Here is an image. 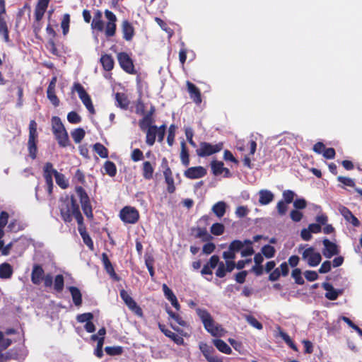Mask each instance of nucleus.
<instances>
[{
  "mask_svg": "<svg viewBox=\"0 0 362 362\" xmlns=\"http://www.w3.org/2000/svg\"><path fill=\"white\" fill-rule=\"evenodd\" d=\"M59 207L62 218L65 222H70L74 217L79 226L82 225L83 218L73 197L61 199Z\"/></svg>",
  "mask_w": 362,
  "mask_h": 362,
  "instance_id": "nucleus-1",
  "label": "nucleus"
},
{
  "mask_svg": "<svg viewBox=\"0 0 362 362\" xmlns=\"http://www.w3.org/2000/svg\"><path fill=\"white\" fill-rule=\"evenodd\" d=\"M105 16L107 20L105 28H104V23L102 19H93L91 23V28L93 30H97L98 31L100 32L105 30V33L107 37L114 36L116 31L117 17L112 11L109 10L105 11Z\"/></svg>",
  "mask_w": 362,
  "mask_h": 362,
  "instance_id": "nucleus-2",
  "label": "nucleus"
},
{
  "mask_svg": "<svg viewBox=\"0 0 362 362\" xmlns=\"http://www.w3.org/2000/svg\"><path fill=\"white\" fill-rule=\"evenodd\" d=\"M197 313L201 319L204 328L214 337H222L225 334V330L221 325L217 324L214 320L211 314L205 309H197Z\"/></svg>",
  "mask_w": 362,
  "mask_h": 362,
  "instance_id": "nucleus-3",
  "label": "nucleus"
},
{
  "mask_svg": "<svg viewBox=\"0 0 362 362\" xmlns=\"http://www.w3.org/2000/svg\"><path fill=\"white\" fill-rule=\"evenodd\" d=\"M52 129L59 146L66 147L69 144L68 133L58 117L52 118Z\"/></svg>",
  "mask_w": 362,
  "mask_h": 362,
  "instance_id": "nucleus-4",
  "label": "nucleus"
},
{
  "mask_svg": "<svg viewBox=\"0 0 362 362\" xmlns=\"http://www.w3.org/2000/svg\"><path fill=\"white\" fill-rule=\"evenodd\" d=\"M165 132V125H161L159 127L156 126L149 127L146 131V144L148 146H153L156 138H158L159 142H162L164 139Z\"/></svg>",
  "mask_w": 362,
  "mask_h": 362,
  "instance_id": "nucleus-5",
  "label": "nucleus"
},
{
  "mask_svg": "<svg viewBox=\"0 0 362 362\" xmlns=\"http://www.w3.org/2000/svg\"><path fill=\"white\" fill-rule=\"evenodd\" d=\"M119 218L124 223L134 224L139 218V214L136 208L127 206L121 209Z\"/></svg>",
  "mask_w": 362,
  "mask_h": 362,
  "instance_id": "nucleus-6",
  "label": "nucleus"
},
{
  "mask_svg": "<svg viewBox=\"0 0 362 362\" xmlns=\"http://www.w3.org/2000/svg\"><path fill=\"white\" fill-rule=\"evenodd\" d=\"M76 192L79 197L80 202L81 204L82 210L84 214L88 218H93L92 207L90 204L89 197L86 192L85 189L82 187H76Z\"/></svg>",
  "mask_w": 362,
  "mask_h": 362,
  "instance_id": "nucleus-7",
  "label": "nucleus"
},
{
  "mask_svg": "<svg viewBox=\"0 0 362 362\" xmlns=\"http://www.w3.org/2000/svg\"><path fill=\"white\" fill-rule=\"evenodd\" d=\"M302 259L306 261L309 266L316 267L320 263L322 257L320 252H316L313 247H310L302 252Z\"/></svg>",
  "mask_w": 362,
  "mask_h": 362,
  "instance_id": "nucleus-8",
  "label": "nucleus"
},
{
  "mask_svg": "<svg viewBox=\"0 0 362 362\" xmlns=\"http://www.w3.org/2000/svg\"><path fill=\"white\" fill-rule=\"evenodd\" d=\"M222 148L223 144L221 143L213 145L209 143L202 142L200 144V147L197 150V154L199 157H206L219 152Z\"/></svg>",
  "mask_w": 362,
  "mask_h": 362,
  "instance_id": "nucleus-9",
  "label": "nucleus"
},
{
  "mask_svg": "<svg viewBox=\"0 0 362 362\" xmlns=\"http://www.w3.org/2000/svg\"><path fill=\"white\" fill-rule=\"evenodd\" d=\"M324 248L322 250V254L326 258H331L332 256L338 255L339 250L338 249V246L329 240L327 238H325L322 241Z\"/></svg>",
  "mask_w": 362,
  "mask_h": 362,
  "instance_id": "nucleus-10",
  "label": "nucleus"
},
{
  "mask_svg": "<svg viewBox=\"0 0 362 362\" xmlns=\"http://www.w3.org/2000/svg\"><path fill=\"white\" fill-rule=\"evenodd\" d=\"M117 59L121 67L128 73H132L134 70L133 63L127 53L120 52L117 54Z\"/></svg>",
  "mask_w": 362,
  "mask_h": 362,
  "instance_id": "nucleus-11",
  "label": "nucleus"
},
{
  "mask_svg": "<svg viewBox=\"0 0 362 362\" xmlns=\"http://www.w3.org/2000/svg\"><path fill=\"white\" fill-rule=\"evenodd\" d=\"M206 174V170L202 166L191 167L185 171L184 175L189 179L203 177Z\"/></svg>",
  "mask_w": 362,
  "mask_h": 362,
  "instance_id": "nucleus-12",
  "label": "nucleus"
},
{
  "mask_svg": "<svg viewBox=\"0 0 362 362\" xmlns=\"http://www.w3.org/2000/svg\"><path fill=\"white\" fill-rule=\"evenodd\" d=\"M120 296L122 300L124 301L128 308L134 311L136 314L141 315V310L137 306L136 302L133 300V298L127 293L124 290H122L120 291Z\"/></svg>",
  "mask_w": 362,
  "mask_h": 362,
  "instance_id": "nucleus-13",
  "label": "nucleus"
},
{
  "mask_svg": "<svg viewBox=\"0 0 362 362\" xmlns=\"http://www.w3.org/2000/svg\"><path fill=\"white\" fill-rule=\"evenodd\" d=\"M186 85L190 98L197 105H199L202 103V96L199 89L189 81L186 82Z\"/></svg>",
  "mask_w": 362,
  "mask_h": 362,
  "instance_id": "nucleus-14",
  "label": "nucleus"
},
{
  "mask_svg": "<svg viewBox=\"0 0 362 362\" xmlns=\"http://www.w3.org/2000/svg\"><path fill=\"white\" fill-rule=\"evenodd\" d=\"M322 286L327 291L325 297L330 300H336L342 293L341 290L335 289L332 285L327 282L323 283Z\"/></svg>",
  "mask_w": 362,
  "mask_h": 362,
  "instance_id": "nucleus-15",
  "label": "nucleus"
},
{
  "mask_svg": "<svg viewBox=\"0 0 362 362\" xmlns=\"http://www.w3.org/2000/svg\"><path fill=\"white\" fill-rule=\"evenodd\" d=\"M163 291L165 297L170 302L171 305L177 310H179L180 309V305L177 301V299L173 292V291L168 287L166 284H163L162 286Z\"/></svg>",
  "mask_w": 362,
  "mask_h": 362,
  "instance_id": "nucleus-16",
  "label": "nucleus"
},
{
  "mask_svg": "<svg viewBox=\"0 0 362 362\" xmlns=\"http://www.w3.org/2000/svg\"><path fill=\"white\" fill-rule=\"evenodd\" d=\"M44 270L40 265L35 264L31 274V281L34 284L38 285L43 279Z\"/></svg>",
  "mask_w": 362,
  "mask_h": 362,
  "instance_id": "nucleus-17",
  "label": "nucleus"
},
{
  "mask_svg": "<svg viewBox=\"0 0 362 362\" xmlns=\"http://www.w3.org/2000/svg\"><path fill=\"white\" fill-rule=\"evenodd\" d=\"M339 211L346 221L351 223L354 226H359L360 221L349 209L343 206L340 208Z\"/></svg>",
  "mask_w": 362,
  "mask_h": 362,
  "instance_id": "nucleus-18",
  "label": "nucleus"
},
{
  "mask_svg": "<svg viewBox=\"0 0 362 362\" xmlns=\"http://www.w3.org/2000/svg\"><path fill=\"white\" fill-rule=\"evenodd\" d=\"M211 167L212 172L215 175H219L223 173H225V177L230 176L229 170L223 167V163L221 161L213 160L211 163Z\"/></svg>",
  "mask_w": 362,
  "mask_h": 362,
  "instance_id": "nucleus-19",
  "label": "nucleus"
},
{
  "mask_svg": "<svg viewBox=\"0 0 362 362\" xmlns=\"http://www.w3.org/2000/svg\"><path fill=\"white\" fill-rule=\"evenodd\" d=\"M158 327L166 337L171 339L177 345L183 344L184 339L182 337L176 334L175 333L173 332L172 331L168 329H165V326L161 324H158Z\"/></svg>",
  "mask_w": 362,
  "mask_h": 362,
  "instance_id": "nucleus-20",
  "label": "nucleus"
},
{
  "mask_svg": "<svg viewBox=\"0 0 362 362\" xmlns=\"http://www.w3.org/2000/svg\"><path fill=\"white\" fill-rule=\"evenodd\" d=\"M274 197V194L268 189H261L259 191V202L261 205H267L271 203Z\"/></svg>",
  "mask_w": 362,
  "mask_h": 362,
  "instance_id": "nucleus-21",
  "label": "nucleus"
},
{
  "mask_svg": "<svg viewBox=\"0 0 362 362\" xmlns=\"http://www.w3.org/2000/svg\"><path fill=\"white\" fill-rule=\"evenodd\" d=\"M49 0H40L36 6L35 16L37 21L42 19L49 4Z\"/></svg>",
  "mask_w": 362,
  "mask_h": 362,
  "instance_id": "nucleus-22",
  "label": "nucleus"
},
{
  "mask_svg": "<svg viewBox=\"0 0 362 362\" xmlns=\"http://www.w3.org/2000/svg\"><path fill=\"white\" fill-rule=\"evenodd\" d=\"M122 28L123 37L127 41L131 40L134 35L132 25L127 21H123Z\"/></svg>",
  "mask_w": 362,
  "mask_h": 362,
  "instance_id": "nucleus-23",
  "label": "nucleus"
},
{
  "mask_svg": "<svg viewBox=\"0 0 362 362\" xmlns=\"http://www.w3.org/2000/svg\"><path fill=\"white\" fill-rule=\"evenodd\" d=\"M226 203L223 201H220L213 205L211 211L218 218H221L226 214Z\"/></svg>",
  "mask_w": 362,
  "mask_h": 362,
  "instance_id": "nucleus-24",
  "label": "nucleus"
},
{
  "mask_svg": "<svg viewBox=\"0 0 362 362\" xmlns=\"http://www.w3.org/2000/svg\"><path fill=\"white\" fill-rule=\"evenodd\" d=\"M115 100L116 106L122 110H127L130 103L127 96L121 93H117L115 94Z\"/></svg>",
  "mask_w": 362,
  "mask_h": 362,
  "instance_id": "nucleus-25",
  "label": "nucleus"
},
{
  "mask_svg": "<svg viewBox=\"0 0 362 362\" xmlns=\"http://www.w3.org/2000/svg\"><path fill=\"white\" fill-rule=\"evenodd\" d=\"M68 289L71 293L74 305L77 307L81 306L82 304V295L80 290L75 286H69Z\"/></svg>",
  "mask_w": 362,
  "mask_h": 362,
  "instance_id": "nucleus-26",
  "label": "nucleus"
},
{
  "mask_svg": "<svg viewBox=\"0 0 362 362\" xmlns=\"http://www.w3.org/2000/svg\"><path fill=\"white\" fill-rule=\"evenodd\" d=\"M13 270L11 265L7 262L0 264V278L10 279L13 274Z\"/></svg>",
  "mask_w": 362,
  "mask_h": 362,
  "instance_id": "nucleus-27",
  "label": "nucleus"
},
{
  "mask_svg": "<svg viewBox=\"0 0 362 362\" xmlns=\"http://www.w3.org/2000/svg\"><path fill=\"white\" fill-rule=\"evenodd\" d=\"M142 170L143 177L146 180H151L153 177L154 168L149 161H145L143 163Z\"/></svg>",
  "mask_w": 362,
  "mask_h": 362,
  "instance_id": "nucleus-28",
  "label": "nucleus"
},
{
  "mask_svg": "<svg viewBox=\"0 0 362 362\" xmlns=\"http://www.w3.org/2000/svg\"><path fill=\"white\" fill-rule=\"evenodd\" d=\"M214 346L220 351L221 352L230 354L232 352V349L223 340L221 339H214L213 341Z\"/></svg>",
  "mask_w": 362,
  "mask_h": 362,
  "instance_id": "nucleus-29",
  "label": "nucleus"
},
{
  "mask_svg": "<svg viewBox=\"0 0 362 362\" xmlns=\"http://www.w3.org/2000/svg\"><path fill=\"white\" fill-rule=\"evenodd\" d=\"M72 91H76L78 93V95L81 101L90 98L89 95L87 93L83 86L79 83H74L72 88Z\"/></svg>",
  "mask_w": 362,
  "mask_h": 362,
  "instance_id": "nucleus-30",
  "label": "nucleus"
},
{
  "mask_svg": "<svg viewBox=\"0 0 362 362\" xmlns=\"http://www.w3.org/2000/svg\"><path fill=\"white\" fill-rule=\"evenodd\" d=\"M101 64L106 71H110L114 66V60L110 55L104 54L100 58Z\"/></svg>",
  "mask_w": 362,
  "mask_h": 362,
  "instance_id": "nucleus-31",
  "label": "nucleus"
},
{
  "mask_svg": "<svg viewBox=\"0 0 362 362\" xmlns=\"http://www.w3.org/2000/svg\"><path fill=\"white\" fill-rule=\"evenodd\" d=\"M103 262L104 264V267L106 270V272L113 278H117V275L115 272L114 268L110 262V261L108 259L107 255L105 253L103 254L102 257Z\"/></svg>",
  "mask_w": 362,
  "mask_h": 362,
  "instance_id": "nucleus-32",
  "label": "nucleus"
},
{
  "mask_svg": "<svg viewBox=\"0 0 362 362\" xmlns=\"http://www.w3.org/2000/svg\"><path fill=\"white\" fill-rule=\"evenodd\" d=\"M78 231L83 238L84 243L91 250L93 249V243L88 235V234L86 232L83 227V224L81 226L78 225Z\"/></svg>",
  "mask_w": 362,
  "mask_h": 362,
  "instance_id": "nucleus-33",
  "label": "nucleus"
},
{
  "mask_svg": "<svg viewBox=\"0 0 362 362\" xmlns=\"http://www.w3.org/2000/svg\"><path fill=\"white\" fill-rule=\"evenodd\" d=\"M105 173L110 177H114L117 173V168L115 164L112 161H106L103 166Z\"/></svg>",
  "mask_w": 362,
  "mask_h": 362,
  "instance_id": "nucleus-34",
  "label": "nucleus"
},
{
  "mask_svg": "<svg viewBox=\"0 0 362 362\" xmlns=\"http://www.w3.org/2000/svg\"><path fill=\"white\" fill-rule=\"evenodd\" d=\"M251 244L252 242L249 240H246L244 242H242L240 240H234L230 244L229 247L230 250L236 252L240 250L244 247L245 245Z\"/></svg>",
  "mask_w": 362,
  "mask_h": 362,
  "instance_id": "nucleus-35",
  "label": "nucleus"
},
{
  "mask_svg": "<svg viewBox=\"0 0 362 362\" xmlns=\"http://www.w3.org/2000/svg\"><path fill=\"white\" fill-rule=\"evenodd\" d=\"M71 134L75 143L78 144L84 138L86 132L83 129L77 128L71 132Z\"/></svg>",
  "mask_w": 362,
  "mask_h": 362,
  "instance_id": "nucleus-36",
  "label": "nucleus"
},
{
  "mask_svg": "<svg viewBox=\"0 0 362 362\" xmlns=\"http://www.w3.org/2000/svg\"><path fill=\"white\" fill-rule=\"evenodd\" d=\"M56 183L62 188L66 189L69 187V180L66 178L64 175L57 173L55 175Z\"/></svg>",
  "mask_w": 362,
  "mask_h": 362,
  "instance_id": "nucleus-37",
  "label": "nucleus"
},
{
  "mask_svg": "<svg viewBox=\"0 0 362 362\" xmlns=\"http://www.w3.org/2000/svg\"><path fill=\"white\" fill-rule=\"evenodd\" d=\"M197 238H201L203 241H208L212 238L211 235L207 232L206 228H197L196 229Z\"/></svg>",
  "mask_w": 362,
  "mask_h": 362,
  "instance_id": "nucleus-38",
  "label": "nucleus"
},
{
  "mask_svg": "<svg viewBox=\"0 0 362 362\" xmlns=\"http://www.w3.org/2000/svg\"><path fill=\"white\" fill-rule=\"evenodd\" d=\"M93 148L95 151L103 158L108 157L107 149L101 144L97 143L94 145Z\"/></svg>",
  "mask_w": 362,
  "mask_h": 362,
  "instance_id": "nucleus-39",
  "label": "nucleus"
},
{
  "mask_svg": "<svg viewBox=\"0 0 362 362\" xmlns=\"http://www.w3.org/2000/svg\"><path fill=\"white\" fill-rule=\"evenodd\" d=\"M37 137V123L35 120H31L29 124V139L28 140H36Z\"/></svg>",
  "mask_w": 362,
  "mask_h": 362,
  "instance_id": "nucleus-40",
  "label": "nucleus"
},
{
  "mask_svg": "<svg viewBox=\"0 0 362 362\" xmlns=\"http://www.w3.org/2000/svg\"><path fill=\"white\" fill-rule=\"evenodd\" d=\"M167 313L169 316L179 325L182 327L187 326V322L178 314L173 313L169 309L167 310Z\"/></svg>",
  "mask_w": 362,
  "mask_h": 362,
  "instance_id": "nucleus-41",
  "label": "nucleus"
},
{
  "mask_svg": "<svg viewBox=\"0 0 362 362\" xmlns=\"http://www.w3.org/2000/svg\"><path fill=\"white\" fill-rule=\"evenodd\" d=\"M225 227L222 223H216L211 227V233L214 235H221L223 233Z\"/></svg>",
  "mask_w": 362,
  "mask_h": 362,
  "instance_id": "nucleus-42",
  "label": "nucleus"
},
{
  "mask_svg": "<svg viewBox=\"0 0 362 362\" xmlns=\"http://www.w3.org/2000/svg\"><path fill=\"white\" fill-rule=\"evenodd\" d=\"M43 175L52 177L53 175L55 177L56 174H57V171L53 168V165L51 163H46L43 167Z\"/></svg>",
  "mask_w": 362,
  "mask_h": 362,
  "instance_id": "nucleus-43",
  "label": "nucleus"
},
{
  "mask_svg": "<svg viewBox=\"0 0 362 362\" xmlns=\"http://www.w3.org/2000/svg\"><path fill=\"white\" fill-rule=\"evenodd\" d=\"M69 22H70L69 15L67 13L64 14L63 16L62 23H61V27H62L64 35H66L69 33Z\"/></svg>",
  "mask_w": 362,
  "mask_h": 362,
  "instance_id": "nucleus-44",
  "label": "nucleus"
},
{
  "mask_svg": "<svg viewBox=\"0 0 362 362\" xmlns=\"http://www.w3.org/2000/svg\"><path fill=\"white\" fill-rule=\"evenodd\" d=\"M182 151L180 153V158L182 164L185 166H187L189 163V155L185 148V142H182Z\"/></svg>",
  "mask_w": 362,
  "mask_h": 362,
  "instance_id": "nucleus-45",
  "label": "nucleus"
},
{
  "mask_svg": "<svg viewBox=\"0 0 362 362\" xmlns=\"http://www.w3.org/2000/svg\"><path fill=\"white\" fill-rule=\"evenodd\" d=\"M275 249L270 245H266L262 248V252L267 258H272L275 255Z\"/></svg>",
  "mask_w": 362,
  "mask_h": 362,
  "instance_id": "nucleus-46",
  "label": "nucleus"
},
{
  "mask_svg": "<svg viewBox=\"0 0 362 362\" xmlns=\"http://www.w3.org/2000/svg\"><path fill=\"white\" fill-rule=\"evenodd\" d=\"M28 145L30 156L35 159L37 156L36 140H28Z\"/></svg>",
  "mask_w": 362,
  "mask_h": 362,
  "instance_id": "nucleus-47",
  "label": "nucleus"
},
{
  "mask_svg": "<svg viewBox=\"0 0 362 362\" xmlns=\"http://www.w3.org/2000/svg\"><path fill=\"white\" fill-rule=\"evenodd\" d=\"M54 289L57 291H62L63 290V288H64V277L61 274H59V275H57L55 279H54Z\"/></svg>",
  "mask_w": 362,
  "mask_h": 362,
  "instance_id": "nucleus-48",
  "label": "nucleus"
},
{
  "mask_svg": "<svg viewBox=\"0 0 362 362\" xmlns=\"http://www.w3.org/2000/svg\"><path fill=\"white\" fill-rule=\"evenodd\" d=\"M282 196L284 202L286 204H290L293 201L296 194L293 191L287 189L283 192Z\"/></svg>",
  "mask_w": 362,
  "mask_h": 362,
  "instance_id": "nucleus-49",
  "label": "nucleus"
},
{
  "mask_svg": "<svg viewBox=\"0 0 362 362\" xmlns=\"http://www.w3.org/2000/svg\"><path fill=\"white\" fill-rule=\"evenodd\" d=\"M93 319V315L91 313H86L83 314L78 315L76 317V320L78 322L83 323L87 322Z\"/></svg>",
  "mask_w": 362,
  "mask_h": 362,
  "instance_id": "nucleus-50",
  "label": "nucleus"
},
{
  "mask_svg": "<svg viewBox=\"0 0 362 362\" xmlns=\"http://www.w3.org/2000/svg\"><path fill=\"white\" fill-rule=\"evenodd\" d=\"M67 119L71 124H78L81 121V117L78 113L72 111L68 114Z\"/></svg>",
  "mask_w": 362,
  "mask_h": 362,
  "instance_id": "nucleus-51",
  "label": "nucleus"
},
{
  "mask_svg": "<svg viewBox=\"0 0 362 362\" xmlns=\"http://www.w3.org/2000/svg\"><path fill=\"white\" fill-rule=\"evenodd\" d=\"M199 349L206 359L207 358V357L211 355L213 351V349L209 346L206 343H200Z\"/></svg>",
  "mask_w": 362,
  "mask_h": 362,
  "instance_id": "nucleus-52",
  "label": "nucleus"
},
{
  "mask_svg": "<svg viewBox=\"0 0 362 362\" xmlns=\"http://www.w3.org/2000/svg\"><path fill=\"white\" fill-rule=\"evenodd\" d=\"M246 320L253 327H255L257 329H262V325L253 316H251V315L246 316Z\"/></svg>",
  "mask_w": 362,
  "mask_h": 362,
  "instance_id": "nucleus-53",
  "label": "nucleus"
},
{
  "mask_svg": "<svg viewBox=\"0 0 362 362\" xmlns=\"http://www.w3.org/2000/svg\"><path fill=\"white\" fill-rule=\"evenodd\" d=\"M292 277L295 279V281L298 284H303L304 283V280L301 276V271L299 269H295L292 271L291 273Z\"/></svg>",
  "mask_w": 362,
  "mask_h": 362,
  "instance_id": "nucleus-54",
  "label": "nucleus"
},
{
  "mask_svg": "<svg viewBox=\"0 0 362 362\" xmlns=\"http://www.w3.org/2000/svg\"><path fill=\"white\" fill-rule=\"evenodd\" d=\"M47 95L48 99L55 107L58 106L59 104V100L57 96L55 94V90H47Z\"/></svg>",
  "mask_w": 362,
  "mask_h": 362,
  "instance_id": "nucleus-55",
  "label": "nucleus"
},
{
  "mask_svg": "<svg viewBox=\"0 0 362 362\" xmlns=\"http://www.w3.org/2000/svg\"><path fill=\"white\" fill-rule=\"evenodd\" d=\"M151 117L148 115L146 116L142 120L139 122L140 128L142 130H146L149 128V127H151Z\"/></svg>",
  "mask_w": 362,
  "mask_h": 362,
  "instance_id": "nucleus-56",
  "label": "nucleus"
},
{
  "mask_svg": "<svg viewBox=\"0 0 362 362\" xmlns=\"http://www.w3.org/2000/svg\"><path fill=\"white\" fill-rule=\"evenodd\" d=\"M175 129H176V127L173 124L170 125L169 127L167 141L170 146H172L173 144V141H174V138H175Z\"/></svg>",
  "mask_w": 362,
  "mask_h": 362,
  "instance_id": "nucleus-57",
  "label": "nucleus"
},
{
  "mask_svg": "<svg viewBox=\"0 0 362 362\" xmlns=\"http://www.w3.org/2000/svg\"><path fill=\"white\" fill-rule=\"evenodd\" d=\"M186 138L191 146H196L195 142L193 141L192 137L194 135L193 130L191 127H186L185 129Z\"/></svg>",
  "mask_w": 362,
  "mask_h": 362,
  "instance_id": "nucleus-58",
  "label": "nucleus"
},
{
  "mask_svg": "<svg viewBox=\"0 0 362 362\" xmlns=\"http://www.w3.org/2000/svg\"><path fill=\"white\" fill-rule=\"evenodd\" d=\"M316 223L320 224V226L322 227V226L326 225L328 221V217L325 214L320 213L317 215L315 217Z\"/></svg>",
  "mask_w": 362,
  "mask_h": 362,
  "instance_id": "nucleus-59",
  "label": "nucleus"
},
{
  "mask_svg": "<svg viewBox=\"0 0 362 362\" xmlns=\"http://www.w3.org/2000/svg\"><path fill=\"white\" fill-rule=\"evenodd\" d=\"M131 158L133 161L137 162L141 160L144 158L143 153L139 148L134 149L131 155Z\"/></svg>",
  "mask_w": 362,
  "mask_h": 362,
  "instance_id": "nucleus-60",
  "label": "nucleus"
},
{
  "mask_svg": "<svg viewBox=\"0 0 362 362\" xmlns=\"http://www.w3.org/2000/svg\"><path fill=\"white\" fill-rule=\"evenodd\" d=\"M276 209H277L278 213L281 216L285 215L287 211L286 203L285 202H284L283 200L279 201L277 203Z\"/></svg>",
  "mask_w": 362,
  "mask_h": 362,
  "instance_id": "nucleus-61",
  "label": "nucleus"
},
{
  "mask_svg": "<svg viewBox=\"0 0 362 362\" xmlns=\"http://www.w3.org/2000/svg\"><path fill=\"white\" fill-rule=\"evenodd\" d=\"M305 278L309 281H314L318 279V274L315 271L308 270L304 273Z\"/></svg>",
  "mask_w": 362,
  "mask_h": 362,
  "instance_id": "nucleus-62",
  "label": "nucleus"
},
{
  "mask_svg": "<svg viewBox=\"0 0 362 362\" xmlns=\"http://www.w3.org/2000/svg\"><path fill=\"white\" fill-rule=\"evenodd\" d=\"M249 210L246 206H240L236 208L235 214L239 218H243L248 214Z\"/></svg>",
  "mask_w": 362,
  "mask_h": 362,
  "instance_id": "nucleus-63",
  "label": "nucleus"
},
{
  "mask_svg": "<svg viewBox=\"0 0 362 362\" xmlns=\"http://www.w3.org/2000/svg\"><path fill=\"white\" fill-rule=\"evenodd\" d=\"M306 206H307V202H306L305 199H304L303 198L296 199L293 202V206L296 209H303L306 207Z\"/></svg>",
  "mask_w": 362,
  "mask_h": 362,
  "instance_id": "nucleus-64",
  "label": "nucleus"
}]
</instances>
